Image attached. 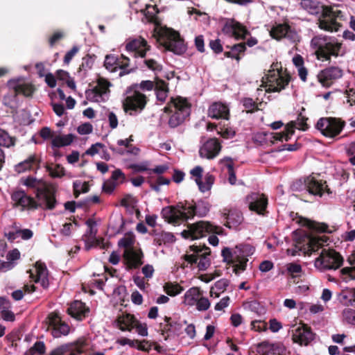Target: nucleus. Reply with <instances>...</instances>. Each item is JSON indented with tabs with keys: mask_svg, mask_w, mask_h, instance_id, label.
<instances>
[{
	"mask_svg": "<svg viewBox=\"0 0 355 355\" xmlns=\"http://www.w3.org/2000/svg\"><path fill=\"white\" fill-rule=\"evenodd\" d=\"M125 220L122 215L113 216L109 223V227L114 230L115 234H120L123 231Z\"/></svg>",
	"mask_w": 355,
	"mask_h": 355,
	"instance_id": "41",
	"label": "nucleus"
},
{
	"mask_svg": "<svg viewBox=\"0 0 355 355\" xmlns=\"http://www.w3.org/2000/svg\"><path fill=\"white\" fill-rule=\"evenodd\" d=\"M162 45L166 51L179 55L184 54L187 49V44L180 33L173 29H168L166 32V37Z\"/></svg>",
	"mask_w": 355,
	"mask_h": 355,
	"instance_id": "12",
	"label": "nucleus"
},
{
	"mask_svg": "<svg viewBox=\"0 0 355 355\" xmlns=\"http://www.w3.org/2000/svg\"><path fill=\"white\" fill-rule=\"evenodd\" d=\"M21 182L27 187L36 189V191H37L38 188H42L44 186L43 185L42 187H40L39 185L40 182L32 176H28L25 179L22 178L21 179Z\"/></svg>",
	"mask_w": 355,
	"mask_h": 355,
	"instance_id": "59",
	"label": "nucleus"
},
{
	"mask_svg": "<svg viewBox=\"0 0 355 355\" xmlns=\"http://www.w3.org/2000/svg\"><path fill=\"white\" fill-rule=\"evenodd\" d=\"M302 8L310 14H318L320 12V3L314 0H301L300 3Z\"/></svg>",
	"mask_w": 355,
	"mask_h": 355,
	"instance_id": "43",
	"label": "nucleus"
},
{
	"mask_svg": "<svg viewBox=\"0 0 355 355\" xmlns=\"http://www.w3.org/2000/svg\"><path fill=\"white\" fill-rule=\"evenodd\" d=\"M220 162L227 168L229 182L232 185L235 184L236 181V177L234 169V161L232 158L230 157H225L223 159H220Z\"/></svg>",
	"mask_w": 355,
	"mask_h": 355,
	"instance_id": "40",
	"label": "nucleus"
},
{
	"mask_svg": "<svg viewBox=\"0 0 355 355\" xmlns=\"http://www.w3.org/2000/svg\"><path fill=\"white\" fill-rule=\"evenodd\" d=\"M74 139V136L72 134H69L64 136H55L51 141L53 147L60 148L70 145Z\"/></svg>",
	"mask_w": 355,
	"mask_h": 355,
	"instance_id": "42",
	"label": "nucleus"
},
{
	"mask_svg": "<svg viewBox=\"0 0 355 355\" xmlns=\"http://www.w3.org/2000/svg\"><path fill=\"white\" fill-rule=\"evenodd\" d=\"M135 316L131 313H125L117 316L115 322L117 328L122 331H132L137 321Z\"/></svg>",
	"mask_w": 355,
	"mask_h": 355,
	"instance_id": "30",
	"label": "nucleus"
},
{
	"mask_svg": "<svg viewBox=\"0 0 355 355\" xmlns=\"http://www.w3.org/2000/svg\"><path fill=\"white\" fill-rule=\"evenodd\" d=\"M298 223L315 233H331L334 231L329 229L327 223H319L303 217L299 218Z\"/></svg>",
	"mask_w": 355,
	"mask_h": 355,
	"instance_id": "29",
	"label": "nucleus"
},
{
	"mask_svg": "<svg viewBox=\"0 0 355 355\" xmlns=\"http://www.w3.org/2000/svg\"><path fill=\"white\" fill-rule=\"evenodd\" d=\"M36 275L31 272L30 277L35 283H40L44 289H47L49 286L48 278V270L45 263L37 261L35 265Z\"/></svg>",
	"mask_w": 355,
	"mask_h": 355,
	"instance_id": "24",
	"label": "nucleus"
},
{
	"mask_svg": "<svg viewBox=\"0 0 355 355\" xmlns=\"http://www.w3.org/2000/svg\"><path fill=\"white\" fill-rule=\"evenodd\" d=\"M241 103L247 113H254L259 110V107L263 104V102L257 103L252 98H243Z\"/></svg>",
	"mask_w": 355,
	"mask_h": 355,
	"instance_id": "46",
	"label": "nucleus"
},
{
	"mask_svg": "<svg viewBox=\"0 0 355 355\" xmlns=\"http://www.w3.org/2000/svg\"><path fill=\"white\" fill-rule=\"evenodd\" d=\"M49 326L51 329V334L54 338H60L69 334L70 327L67 323L62 321L56 313H51L48 317Z\"/></svg>",
	"mask_w": 355,
	"mask_h": 355,
	"instance_id": "16",
	"label": "nucleus"
},
{
	"mask_svg": "<svg viewBox=\"0 0 355 355\" xmlns=\"http://www.w3.org/2000/svg\"><path fill=\"white\" fill-rule=\"evenodd\" d=\"M87 340L84 337L58 346L50 352L49 355H81L85 353Z\"/></svg>",
	"mask_w": 355,
	"mask_h": 355,
	"instance_id": "13",
	"label": "nucleus"
},
{
	"mask_svg": "<svg viewBox=\"0 0 355 355\" xmlns=\"http://www.w3.org/2000/svg\"><path fill=\"white\" fill-rule=\"evenodd\" d=\"M231 51L232 53L233 59L236 60L238 62L241 60V57L239 55L241 53H243L246 50L245 43L241 42L239 44H236L233 45L231 48Z\"/></svg>",
	"mask_w": 355,
	"mask_h": 355,
	"instance_id": "55",
	"label": "nucleus"
},
{
	"mask_svg": "<svg viewBox=\"0 0 355 355\" xmlns=\"http://www.w3.org/2000/svg\"><path fill=\"white\" fill-rule=\"evenodd\" d=\"M304 184L309 193L321 197L324 193L331 194V191L328 187L327 182L318 180L315 177L309 176L304 180Z\"/></svg>",
	"mask_w": 355,
	"mask_h": 355,
	"instance_id": "17",
	"label": "nucleus"
},
{
	"mask_svg": "<svg viewBox=\"0 0 355 355\" xmlns=\"http://www.w3.org/2000/svg\"><path fill=\"white\" fill-rule=\"evenodd\" d=\"M202 294L203 292L200 288L196 286L190 288L184 293L183 302L188 306H193Z\"/></svg>",
	"mask_w": 355,
	"mask_h": 355,
	"instance_id": "35",
	"label": "nucleus"
},
{
	"mask_svg": "<svg viewBox=\"0 0 355 355\" xmlns=\"http://www.w3.org/2000/svg\"><path fill=\"white\" fill-rule=\"evenodd\" d=\"M229 284L230 281L227 279H220V280L217 281L214 284V286H212L210 289V296L214 297V290L215 289L219 293H223L227 289Z\"/></svg>",
	"mask_w": 355,
	"mask_h": 355,
	"instance_id": "53",
	"label": "nucleus"
},
{
	"mask_svg": "<svg viewBox=\"0 0 355 355\" xmlns=\"http://www.w3.org/2000/svg\"><path fill=\"white\" fill-rule=\"evenodd\" d=\"M165 113H173L168 120V125L175 128L181 125L189 116L191 104L188 100L181 96L171 98L167 105L164 108Z\"/></svg>",
	"mask_w": 355,
	"mask_h": 355,
	"instance_id": "4",
	"label": "nucleus"
},
{
	"mask_svg": "<svg viewBox=\"0 0 355 355\" xmlns=\"http://www.w3.org/2000/svg\"><path fill=\"white\" fill-rule=\"evenodd\" d=\"M245 202L248 204L249 209L258 215L265 216L267 213L268 200L264 193H251L245 197Z\"/></svg>",
	"mask_w": 355,
	"mask_h": 355,
	"instance_id": "14",
	"label": "nucleus"
},
{
	"mask_svg": "<svg viewBox=\"0 0 355 355\" xmlns=\"http://www.w3.org/2000/svg\"><path fill=\"white\" fill-rule=\"evenodd\" d=\"M98 245H100L103 249H106L107 248V244L103 243V239H98L96 238V236H95V239H90L89 241H88L87 243H86L87 250H89L92 247Z\"/></svg>",
	"mask_w": 355,
	"mask_h": 355,
	"instance_id": "62",
	"label": "nucleus"
},
{
	"mask_svg": "<svg viewBox=\"0 0 355 355\" xmlns=\"http://www.w3.org/2000/svg\"><path fill=\"white\" fill-rule=\"evenodd\" d=\"M159 12V10L156 5L150 6L148 5L146 6V16L150 22H155L157 19V14Z\"/></svg>",
	"mask_w": 355,
	"mask_h": 355,
	"instance_id": "61",
	"label": "nucleus"
},
{
	"mask_svg": "<svg viewBox=\"0 0 355 355\" xmlns=\"http://www.w3.org/2000/svg\"><path fill=\"white\" fill-rule=\"evenodd\" d=\"M94 57L95 55L92 56L89 54L83 57L78 71H87L89 69H91L94 62Z\"/></svg>",
	"mask_w": 355,
	"mask_h": 355,
	"instance_id": "56",
	"label": "nucleus"
},
{
	"mask_svg": "<svg viewBox=\"0 0 355 355\" xmlns=\"http://www.w3.org/2000/svg\"><path fill=\"white\" fill-rule=\"evenodd\" d=\"M154 89L155 92H168V83L162 79L156 78L155 80Z\"/></svg>",
	"mask_w": 355,
	"mask_h": 355,
	"instance_id": "64",
	"label": "nucleus"
},
{
	"mask_svg": "<svg viewBox=\"0 0 355 355\" xmlns=\"http://www.w3.org/2000/svg\"><path fill=\"white\" fill-rule=\"evenodd\" d=\"M311 44L315 49V53L319 60L330 61L332 56L337 58L344 54L340 53L343 44L335 37L315 36L311 40Z\"/></svg>",
	"mask_w": 355,
	"mask_h": 355,
	"instance_id": "3",
	"label": "nucleus"
},
{
	"mask_svg": "<svg viewBox=\"0 0 355 355\" xmlns=\"http://www.w3.org/2000/svg\"><path fill=\"white\" fill-rule=\"evenodd\" d=\"M46 171L52 178H62L64 175V168L60 164H47Z\"/></svg>",
	"mask_w": 355,
	"mask_h": 355,
	"instance_id": "48",
	"label": "nucleus"
},
{
	"mask_svg": "<svg viewBox=\"0 0 355 355\" xmlns=\"http://www.w3.org/2000/svg\"><path fill=\"white\" fill-rule=\"evenodd\" d=\"M175 240V236L172 233L162 231L160 232L158 237L157 239H154L153 243L155 245L161 246L162 244L173 243Z\"/></svg>",
	"mask_w": 355,
	"mask_h": 355,
	"instance_id": "45",
	"label": "nucleus"
},
{
	"mask_svg": "<svg viewBox=\"0 0 355 355\" xmlns=\"http://www.w3.org/2000/svg\"><path fill=\"white\" fill-rule=\"evenodd\" d=\"M343 257L334 249H322L315 261V266L320 271L337 270L343 265Z\"/></svg>",
	"mask_w": 355,
	"mask_h": 355,
	"instance_id": "7",
	"label": "nucleus"
},
{
	"mask_svg": "<svg viewBox=\"0 0 355 355\" xmlns=\"http://www.w3.org/2000/svg\"><path fill=\"white\" fill-rule=\"evenodd\" d=\"M270 33L271 37L277 40L285 37L292 42H295L298 38L297 32L292 29L288 24H279L273 26Z\"/></svg>",
	"mask_w": 355,
	"mask_h": 355,
	"instance_id": "19",
	"label": "nucleus"
},
{
	"mask_svg": "<svg viewBox=\"0 0 355 355\" xmlns=\"http://www.w3.org/2000/svg\"><path fill=\"white\" fill-rule=\"evenodd\" d=\"M164 291L167 295L174 297L181 293L184 288L178 283L168 282L164 284Z\"/></svg>",
	"mask_w": 355,
	"mask_h": 355,
	"instance_id": "44",
	"label": "nucleus"
},
{
	"mask_svg": "<svg viewBox=\"0 0 355 355\" xmlns=\"http://www.w3.org/2000/svg\"><path fill=\"white\" fill-rule=\"evenodd\" d=\"M147 97L145 94L134 91L127 96L123 101V108L125 112L130 115H135L140 113L147 104Z\"/></svg>",
	"mask_w": 355,
	"mask_h": 355,
	"instance_id": "10",
	"label": "nucleus"
},
{
	"mask_svg": "<svg viewBox=\"0 0 355 355\" xmlns=\"http://www.w3.org/2000/svg\"><path fill=\"white\" fill-rule=\"evenodd\" d=\"M205 183L202 182V180H200V187H198L199 189L202 192H205L209 191L212 184L214 182V177L211 174H207L205 178Z\"/></svg>",
	"mask_w": 355,
	"mask_h": 355,
	"instance_id": "58",
	"label": "nucleus"
},
{
	"mask_svg": "<svg viewBox=\"0 0 355 355\" xmlns=\"http://www.w3.org/2000/svg\"><path fill=\"white\" fill-rule=\"evenodd\" d=\"M236 249L239 250V255H235L234 267V272L237 274L239 270H245L248 261L247 256L252 253V248L249 245H240L236 247Z\"/></svg>",
	"mask_w": 355,
	"mask_h": 355,
	"instance_id": "22",
	"label": "nucleus"
},
{
	"mask_svg": "<svg viewBox=\"0 0 355 355\" xmlns=\"http://www.w3.org/2000/svg\"><path fill=\"white\" fill-rule=\"evenodd\" d=\"M345 126V121L340 118L322 117L318 121L315 128L323 136L334 138L340 134Z\"/></svg>",
	"mask_w": 355,
	"mask_h": 355,
	"instance_id": "8",
	"label": "nucleus"
},
{
	"mask_svg": "<svg viewBox=\"0 0 355 355\" xmlns=\"http://www.w3.org/2000/svg\"><path fill=\"white\" fill-rule=\"evenodd\" d=\"M15 144V138L11 137L8 133L0 128V146L9 148Z\"/></svg>",
	"mask_w": 355,
	"mask_h": 355,
	"instance_id": "49",
	"label": "nucleus"
},
{
	"mask_svg": "<svg viewBox=\"0 0 355 355\" xmlns=\"http://www.w3.org/2000/svg\"><path fill=\"white\" fill-rule=\"evenodd\" d=\"M338 301L345 306H354L355 301V288L343 290L338 295Z\"/></svg>",
	"mask_w": 355,
	"mask_h": 355,
	"instance_id": "36",
	"label": "nucleus"
},
{
	"mask_svg": "<svg viewBox=\"0 0 355 355\" xmlns=\"http://www.w3.org/2000/svg\"><path fill=\"white\" fill-rule=\"evenodd\" d=\"M221 150V145L216 138H211L205 141L199 150L201 157L211 159L216 157Z\"/></svg>",
	"mask_w": 355,
	"mask_h": 355,
	"instance_id": "21",
	"label": "nucleus"
},
{
	"mask_svg": "<svg viewBox=\"0 0 355 355\" xmlns=\"http://www.w3.org/2000/svg\"><path fill=\"white\" fill-rule=\"evenodd\" d=\"M329 238L326 236L309 235L303 239L306 242L307 250L310 252H316L321 248L324 243H327Z\"/></svg>",
	"mask_w": 355,
	"mask_h": 355,
	"instance_id": "31",
	"label": "nucleus"
},
{
	"mask_svg": "<svg viewBox=\"0 0 355 355\" xmlns=\"http://www.w3.org/2000/svg\"><path fill=\"white\" fill-rule=\"evenodd\" d=\"M40 159L36 154L29 155L25 160L15 166V171L21 173L26 171H37L40 168Z\"/></svg>",
	"mask_w": 355,
	"mask_h": 355,
	"instance_id": "28",
	"label": "nucleus"
},
{
	"mask_svg": "<svg viewBox=\"0 0 355 355\" xmlns=\"http://www.w3.org/2000/svg\"><path fill=\"white\" fill-rule=\"evenodd\" d=\"M190 251L193 252L191 254H185L184 258L188 263L193 265L198 264L200 270H206L211 264L210 259L208 256L211 254V250L205 245H192L189 247Z\"/></svg>",
	"mask_w": 355,
	"mask_h": 355,
	"instance_id": "9",
	"label": "nucleus"
},
{
	"mask_svg": "<svg viewBox=\"0 0 355 355\" xmlns=\"http://www.w3.org/2000/svg\"><path fill=\"white\" fill-rule=\"evenodd\" d=\"M222 31L226 35L234 37V33L235 32V20L232 19L231 21H227L224 24Z\"/></svg>",
	"mask_w": 355,
	"mask_h": 355,
	"instance_id": "63",
	"label": "nucleus"
},
{
	"mask_svg": "<svg viewBox=\"0 0 355 355\" xmlns=\"http://www.w3.org/2000/svg\"><path fill=\"white\" fill-rule=\"evenodd\" d=\"M347 261L352 266L343 268L339 271L340 277L345 282L355 279V252L349 256Z\"/></svg>",
	"mask_w": 355,
	"mask_h": 355,
	"instance_id": "34",
	"label": "nucleus"
},
{
	"mask_svg": "<svg viewBox=\"0 0 355 355\" xmlns=\"http://www.w3.org/2000/svg\"><path fill=\"white\" fill-rule=\"evenodd\" d=\"M321 8V17L318 19L319 28L328 32L338 31L341 24L337 21V19H342L344 17L343 12L329 6H322Z\"/></svg>",
	"mask_w": 355,
	"mask_h": 355,
	"instance_id": "6",
	"label": "nucleus"
},
{
	"mask_svg": "<svg viewBox=\"0 0 355 355\" xmlns=\"http://www.w3.org/2000/svg\"><path fill=\"white\" fill-rule=\"evenodd\" d=\"M314 338V334L310 327L302 324L298 327L293 334V340L300 345H308Z\"/></svg>",
	"mask_w": 355,
	"mask_h": 355,
	"instance_id": "23",
	"label": "nucleus"
},
{
	"mask_svg": "<svg viewBox=\"0 0 355 355\" xmlns=\"http://www.w3.org/2000/svg\"><path fill=\"white\" fill-rule=\"evenodd\" d=\"M224 230L220 226L215 225L209 221L200 220L188 224L187 230L182 232V237L192 240L199 239L210 234L222 235Z\"/></svg>",
	"mask_w": 355,
	"mask_h": 355,
	"instance_id": "5",
	"label": "nucleus"
},
{
	"mask_svg": "<svg viewBox=\"0 0 355 355\" xmlns=\"http://www.w3.org/2000/svg\"><path fill=\"white\" fill-rule=\"evenodd\" d=\"M208 116L211 119L227 120L230 117V109L225 103L215 102L209 106Z\"/></svg>",
	"mask_w": 355,
	"mask_h": 355,
	"instance_id": "27",
	"label": "nucleus"
},
{
	"mask_svg": "<svg viewBox=\"0 0 355 355\" xmlns=\"http://www.w3.org/2000/svg\"><path fill=\"white\" fill-rule=\"evenodd\" d=\"M291 81V76L286 73L283 76L280 71L268 70L266 77L263 78V83L266 84L267 92H279L285 89Z\"/></svg>",
	"mask_w": 355,
	"mask_h": 355,
	"instance_id": "11",
	"label": "nucleus"
},
{
	"mask_svg": "<svg viewBox=\"0 0 355 355\" xmlns=\"http://www.w3.org/2000/svg\"><path fill=\"white\" fill-rule=\"evenodd\" d=\"M343 317L347 323L355 325V309L345 308L343 311Z\"/></svg>",
	"mask_w": 355,
	"mask_h": 355,
	"instance_id": "57",
	"label": "nucleus"
},
{
	"mask_svg": "<svg viewBox=\"0 0 355 355\" xmlns=\"http://www.w3.org/2000/svg\"><path fill=\"white\" fill-rule=\"evenodd\" d=\"M150 49L151 46L148 44V42L141 36L135 38L130 37L125 42V50L129 53H133L135 58H145L146 53Z\"/></svg>",
	"mask_w": 355,
	"mask_h": 355,
	"instance_id": "15",
	"label": "nucleus"
},
{
	"mask_svg": "<svg viewBox=\"0 0 355 355\" xmlns=\"http://www.w3.org/2000/svg\"><path fill=\"white\" fill-rule=\"evenodd\" d=\"M135 236L131 232H127L124 236L119 241L118 245L120 247H123L126 250L133 248L135 244Z\"/></svg>",
	"mask_w": 355,
	"mask_h": 355,
	"instance_id": "47",
	"label": "nucleus"
},
{
	"mask_svg": "<svg viewBox=\"0 0 355 355\" xmlns=\"http://www.w3.org/2000/svg\"><path fill=\"white\" fill-rule=\"evenodd\" d=\"M35 196L38 202L33 198L28 196L25 191L19 190L12 194V200L15 205L20 206L22 209H36L39 207L44 209H53L57 204L55 198V190L53 188L44 185L42 188H38Z\"/></svg>",
	"mask_w": 355,
	"mask_h": 355,
	"instance_id": "2",
	"label": "nucleus"
},
{
	"mask_svg": "<svg viewBox=\"0 0 355 355\" xmlns=\"http://www.w3.org/2000/svg\"><path fill=\"white\" fill-rule=\"evenodd\" d=\"M239 250L237 249L232 252L230 248L225 247L222 250L221 255L225 262H227L228 264H233L234 263L235 255H239Z\"/></svg>",
	"mask_w": 355,
	"mask_h": 355,
	"instance_id": "51",
	"label": "nucleus"
},
{
	"mask_svg": "<svg viewBox=\"0 0 355 355\" xmlns=\"http://www.w3.org/2000/svg\"><path fill=\"white\" fill-rule=\"evenodd\" d=\"M211 205L206 200H199L196 202H179L176 206H168L162 209V216L166 221L173 225L187 221L197 215L206 216L210 210Z\"/></svg>",
	"mask_w": 355,
	"mask_h": 355,
	"instance_id": "1",
	"label": "nucleus"
},
{
	"mask_svg": "<svg viewBox=\"0 0 355 355\" xmlns=\"http://www.w3.org/2000/svg\"><path fill=\"white\" fill-rule=\"evenodd\" d=\"M15 96L23 94L26 97H31L35 91L33 85L31 83L16 84L13 85Z\"/></svg>",
	"mask_w": 355,
	"mask_h": 355,
	"instance_id": "38",
	"label": "nucleus"
},
{
	"mask_svg": "<svg viewBox=\"0 0 355 355\" xmlns=\"http://www.w3.org/2000/svg\"><path fill=\"white\" fill-rule=\"evenodd\" d=\"M130 58L123 54H121L120 56H118V60L116 63V71L118 69H121V71L119 72V76H123L133 71L132 69H128L130 65Z\"/></svg>",
	"mask_w": 355,
	"mask_h": 355,
	"instance_id": "39",
	"label": "nucleus"
},
{
	"mask_svg": "<svg viewBox=\"0 0 355 355\" xmlns=\"http://www.w3.org/2000/svg\"><path fill=\"white\" fill-rule=\"evenodd\" d=\"M110 83L107 80L100 78L96 85L93 89H87L85 95L87 99L89 101L98 102L99 98H102L103 96L110 92Z\"/></svg>",
	"mask_w": 355,
	"mask_h": 355,
	"instance_id": "20",
	"label": "nucleus"
},
{
	"mask_svg": "<svg viewBox=\"0 0 355 355\" xmlns=\"http://www.w3.org/2000/svg\"><path fill=\"white\" fill-rule=\"evenodd\" d=\"M343 76V71L338 67H330L322 70L317 76L319 83L324 87H331L334 81Z\"/></svg>",
	"mask_w": 355,
	"mask_h": 355,
	"instance_id": "18",
	"label": "nucleus"
},
{
	"mask_svg": "<svg viewBox=\"0 0 355 355\" xmlns=\"http://www.w3.org/2000/svg\"><path fill=\"white\" fill-rule=\"evenodd\" d=\"M210 302L207 297L202 296L197 300L196 304H195V306L196 307V309L199 311H205L209 309L210 307Z\"/></svg>",
	"mask_w": 355,
	"mask_h": 355,
	"instance_id": "60",
	"label": "nucleus"
},
{
	"mask_svg": "<svg viewBox=\"0 0 355 355\" xmlns=\"http://www.w3.org/2000/svg\"><path fill=\"white\" fill-rule=\"evenodd\" d=\"M226 211L227 209H224L223 212L224 218L226 220L225 226L230 229L235 228L242 223L243 217L240 211L236 209H230L227 212Z\"/></svg>",
	"mask_w": 355,
	"mask_h": 355,
	"instance_id": "32",
	"label": "nucleus"
},
{
	"mask_svg": "<svg viewBox=\"0 0 355 355\" xmlns=\"http://www.w3.org/2000/svg\"><path fill=\"white\" fill-rule=\"evenodd\" d=\"M295 133V123L293 121L288 123L284 130L281 132H275L273 134L272 138L276 141H288Z\"/></svg>",
	"mask_w": 355,
	"mask_h": 355,
	"instance_id": "37",
	"label": "nucleus"
},
{
	"mask_svg": "<svg viewBox=\"0 0 355 355\" xmlns=\"http://www.w3.org/2000/svg\"><path fill=\"white\" fill-rule=\"evenodd\" d=\"M118 60V56L110 54L107 55L104 61L105 67L111 72L116 71V63Z\"/></svg>",
	"mask_w": 355,
	"mask_h": 355,
	"instance_id": "54",
	"label": "nucleus"
},
{
	"mask_svg": "<svg viewBox=\"0 0 355 355\" xmlns=\"http://www.w3.org/2000/svg\"><path fill=\"white\" fill-rule=\"evenodd\" d=\"M287 273L293 278H295L300 276V274L302 272L301 265L291 262L288 263L286 266Z\"/></svg>",
	"mask_w": 355,
	"mask_h": 355,
	"instance_id": "52",
	"label": "nucleus"
},
{
	"mask_svg": "<svg viewBox=\"0 0 355 355\" xmlns=\"http://www.w3.org/2000/svg\"><path fill=\"white\" fill-rule=\"evenodd\" d=\"M249 31L240 22L235 21V32L234 37L236 40H243L247 35H250Z\"/></svg>",
	"mask_w": 355,
	"mask_h": 355,
	"instance_id": "50",
	"label": "nucleus"
},
{
	"mask_svg": "<svg viewBox=\"0 0 355 355\" xmlns=\"http://www.w3.org/2000/svg\"><path fill=\"white\" fill-rule=\"evenodd\" d=\"M165 323H160L159 327L162 334L172 333L176 336H179L182 333L183 325L178 322L173 321L171 318L165 316Z\"/></svg>",
	"mask_w": 355,
	"mask_h": 355,
	"instance_id": "33",
	"label": "nucleus"
},
{
	"mask_svg": "<svg viewBox=\"0 0 355 355\" xmlns=\"http://www.w3.org/2000/svg\"><path fill=\"white\" fill-rule=\"evenodd\" d=\"M89 311V308L85 303L75 300L70 304L67 312L72 318L81 321L88 315Z\"/></svg>",
	"mask_w": 355,
	"mask_h": 355,
	"instance_id": "26",
	"label": "nucleus"
},
{
	"mask_svg": "<svg viewBox=\"0 0 355 355\" xmlns=\"http://www.w3.org/2000/svg\"><path fill=\"white\" fill-rule=\"evenodd\" d=\"M123 257L127 263V266L129 269L139 268L143 263L142 259L144 258V253L141 249L138 250L131 248L126 250L124 252Z\"/></svg>",
	"mask_w": 355,
	"mask_h": 355,
	"instance_id": "25",
	"label": "nucleus"
}]
</instances>
